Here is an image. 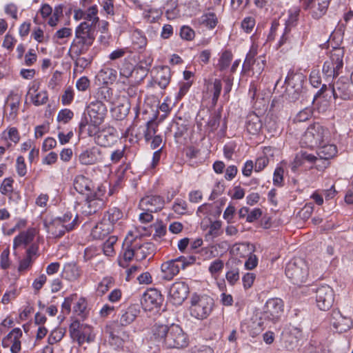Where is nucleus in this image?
Segmentation results:
<instances>
[{"instance_id": "393cba45", "label": "nucleus", "mask_w": 353, "mask_h": 353, "mask_svg": "<svg viewBox=\"0 0 353 353\" xmlns=\"http://www.w3.org/2000/svg\"><path fill=\"white\" fill-rule=\"evenodd\" d=\"M120 79L130 78L132 81H139L143 79L148 72V68H119Z\"/></svg>"}, {"instance_id": "c9c22d12", "label": "nucleus", "mask_w": 353, "mask_h": 353, "mask_svg": "<svg viewBox=\"0 0 353 353\" xmlns=\"http://www.w3.org/2000/svg\"><path fill=\"white\" fill-rule=\"evenodd\" d=\"M114 230L111 224L108 223L103 219L92 230L91 234L94 239H103Z\"/></svg>"}, {"instance_id": "de8ad7c7", "label": "nucleus", "mask_w": 353, "mask_h": 353, "mask_svg": "<svg viewBox=\"0 0 353 353\" xmlns=\"http://www.w3.org/2000/svg\"><path fill=\"white\" fill-rule=\"evenodd\" d=\"M63 5L58 4L52 8V15L48 19L47 25L50 27H56L63 17Z\"/></svg>"}, {"instance_id": "c756f323", "label": "nucleus", "mask_w": 353, "mask_h": 353, "mask_svg": "<svg viewBox=\"0 0 353 353\" xmlns=\"http://www.w3.org/2000/svg\"><path fill=\"white\" fill-rule=\"evenodd\" d=\"M106 330L109 333L110 344L117 348L121 347L123 345L124 339L120 334L122 332L125 334V332H122V329L119 327L118 324L115 322L112 323L107 326Z\"/></svg>"}, {"instance_id": "4be33fe9", "label": "nucleus", "mask_w": 353, "mask_h": 353, "mask_svg": "<svg viewBox=\"0 0 353 353\" xmlns=\"http://www.w3.org/2000/svg\"><path fill=\"white\" fill-rule=\"evenodd\" d=\"M189 286L185 281H176L172 284L169 295L174 305H181L187 298Z\"/></svg>"}, {"instance_id": "39448f33", "label": "nucleus", "mask_w": 353, "mask_h": 353, "mask_svg": "<svg viewBox=\"0 0 353 353\" xmlns=\"http://www.w3.org/2000/svg\"><path fill=\"white\" fill-rule=\"evenodd\" d=\"M285 272L290 281L297 285L305 283L309 276L308 265L305 260L301 259L288 262Z\"/></svg>"}, {"instance_id": "b1692460", "label": "nucleus", "mask_w": 353, "mask_h": 353, "mask_svg": "<svg viewBox=\"0 0 353 353\" xmlns=\"http://www.w3.org/2000/svg\"><path fill=\"white\" fill-rule=\"evenodd\" d=\"M86 116L103 123L107 112L106 106L99 100L92 101L86 108Z\"/></svg>"}, {"instance_id": "412c9836", "label": "nucleus", "mask_w": 353, "mask_h": 353, "mask_svg": "<svg viewBox=\"0 0 353 353\" xmlns=\"http://www.w3.org/2000/svg\"><path fill=\"white\" fill-rule=\"evenodd\" d=\"M164 205V198L157 194L146 195L141 199L139 203V208L142 211H149L154 213L161 211Z\"/></svg>"}, {"instance_id": "6e6d98bb", "label": "nucleus", "mask_w": 353, "mask_h": 353, "mask_svg": "<svg viewBox=\"0 0 353 353\" xmlns=\"http://www.w3.org/2000/svg\"><path fill=\"white\" fill-rule=\"evenodd\" d=\"M223 268V261L217 259L211 262L208 267V271L213 278L216 279L222 272Z\"/></svg>"}, {"instance_id": "4c0bfd02", "label": "nucleus", "mask_w": 353, "mask_h": 353, "mask_svg": "<svg viewBox=\"0 0 353 353\" xmlns=\"http://www.w3.org/2000/svg\"><path fill=\"white\" fill-rule=\"evenodd\" d=\"M97 77L105 85L112 83L117 79V70L114 68H102Z\"/></svg>"}, {"instance_id": "f704fd0d", "label": "nucleus", "mask_w": 353, "mask_h": 353, "mask_svg": "<svg viewBox=\"0 0 353 353\" xmlns=\"http://www.w3.org/2000/svg\"><path fill=\"white\" fill-rule=\"evenodd\" d=\"M156 75L154 77V81L158 85L165 89L170 83L171 79V71L170 68H155Z\"/></svg>"}, {"instance_id": "4468645a", "label": "nucleus", "mask_w": 353, "mask_h": 353, "mask_svg": "<svg viewBox=\"0 0 353 353\" xmlns=\"http://www.w3.org/2000/svg\"><path fill=\"white\" fill-rule=\"evenodd\" d=\"M105 156L98 146H91L83 149L78 155V161L83 165H93L104 161Z\"/></svg>"}, {"instance_id": "58836bf2", "label": "nucleus", "mask_w": 353, "mask_h": 353, "mask_svg": "<svg viewBox=\"0 0 353 353\" xmlns=\"http://www.w3.org/2000/svg\"><path fill=\"white\" fill-rule=\"evenodd\" d=\"M157 119V113L153 118L148 121L143 130V135L146 143H148L152 138L156 135L158 131V123L156 121Z\"/></svg>"}, {"instance_id": "338daca9", "label": "nucleus", "mask_w": 353, "mask_h": 353, "mask_svg": "<svg viewBox=\"0 0 353 353\" xmlns=\"http://www.w3.org/2000/svg\"><path fill=\"white\" fill-rule=\"evenodd\" d=\"M117 241V237L116 236H110L104 242L103 245V250L106 256H112L114 254V245Z\"/></svg>"}, {"instance_id": "f257e3e1", "label": "nucleus", "mask_w": 353, "mask_h": 353, "mask_svg": "<svg viewBox=\"0 0 353 353\" xmlns=\"http://www.w3.org/2000/svg\"><path fill=\"white\" fill-rule=\"evenodd\" d=\"M153 338L167 348H183L188 345V335L181 326L172 323L170 325L155 324L152 328Z\"/></svg>"}, {"instance_id": "603ef678", "label": "nucleus", "mask_w": 353, "mask_h": 353, "mask_svg": "<svg viewBox=\"0 0 353 353\" xmlns=\"http://www.w3.org/2000/svg\"><path fill=\"white\" fill-rule=\"evenodd\" d=\"M301 9L299 7H292L288 10V19L285 21V27L295 26L299 19Z\"/></svg>"}, {"instance_id": "e433bc0d", "label": "nucleus", "mask_w": 353, "mask_h": 353, "mask_svg": "<svg viewBox=\"0 0 353 353\" xmlns=\"http://www.w3.org/2000/svg\"><path fill=\"white\" fill-rule=\"evenodd\" d=\"M98 7L97 5L92 6L89 7L85 11H83L81 10H78L75 11L74 17H77L78 14H81V17L83 19L92 21V23L90 24L92 26H96L97 23L99 21V18L97 16L98 14Z\"/></svg>"}, {"instance_id": "09e8293b", "label": "nucleus", "mask_w": 353, "mask_h": 353, "mask_svg": "<svg viewBox=\"0 0 353 353\" xmlns=\"http://www.w3.org/2000/svg\"><path fill=\"white\" fill-rule=\"evenodd\" d=\"M1 138L5 141H10L17 144L20 141L21 137L17 128L9 126L2 132Z\"/></svg>"}, {"instance_id": "9b49d317", "label": "nucleus", "mask_w": 353, "mask_h": 353, "mask_svg": "<svg viewBox=\"0 0 353 353\" xmlns=\"http://www.w3.org/2000/svg\"><path fill=\"white\" fill-rule=\"evenodd\" d=\"M102 123L92 119L86 116L84 113L81 118L78 125L77 133L79 137L85 139L87 137H95L99 132L100 126Z\"/></svg>"}, {"instance_id": "6ab92c4d", "label": "nucleus", "mask_w": 353, "mask_h": 353, "mask_svg": "<svg viewBox=\"0 0 353 353\" xmlns=\"http://www.w3.org/2000/svg\"><path fill=\"white\" fill-rule=\"evenodd\" d=\"M78 225V216L77 215L70 223L63 224L60 219H54L48 224H46V226L48 232L50 233L54 238H61L66 232L73 230Z\"/></svg>"}, {"instance_id": "cd10ccee", "label": "nucleus", "mask_w": 353, "mask_h": 353, "mask_svg": "<svg viewBox=\"0 0 353 353\" xmlns=\"http://www.w3.org/2000/svg\"><path fill=\"white\" fill-rule=\"evenodd\" d=\"M132 246L134 248L136 252V260L142 261L145 259L150 254V249L152 247L151 243L143 242L141 238L136 237L132 239Z\"/></svg>"}, {"instance_id": "c03bdc74", "label": "nucleus", "mask_w": 353, "mask_h": 353, "mask_svg": "<svg viewBox=\"0 0 353 353\" xmlns=\"http://www.w3.org/2000/svg\"><path fill=\"white\" fill-rule=\"evenodd\" d=\"M86 196L87 208L88 210H85V212L88 214H95L104 205L105 202L103 199H97L90 195H87Z\"/></svg>"}, {"instance_id": "5701e85b", "label": "nucleus", "mask_w": 353, "mask_h": 353, "mask_svg": "<svg viewBox=\"0 0 353 353\" xmlns=\"http://www.w3.org/2000/svg\"><path fill=\"white\" fill-rule=\"evenodd\" d=\"M140 313L138 305L130 304L125 309H121L118 316L117 324L120 328L132 324Z\"/></svg>"}, {"instance_id": "7c9ffc66", "label": "nucleus", "mask_w": 353, "mask_h": 353, "mask_svg": "<svg viewBox=\"0 0 353 353\" xmlns=\"http://www.w3.org/2000/svg\"><path fill=\"white\" fill-rule=\"evenodd\" d=\"M205 92L207 94H212V103L215 105L217 103L222 89V83L220 79H216L212 82L210 79L204 80Z\"/></svg>"}, {"instance_id": "a211bd4d", "label": "nucleus", "mask_w": 353, "mask_h": 353, "mask_svg": "<svg viewBox=\"0 0 353 353\" xmlns=\"http://www.w3.org/2000/svg\"><path fill=\"white\" fill-rule=\"evenodd\" d=\"M163 301V296L161 292L155 288H150L143 293L141 303L145 310L152 311L160 308Z\"/></svg>"}, {"instance_id": "0e129e2a", "label": "nucleus", "mask_w": 353, "mask_h": 353, "mask_svg": "<svg viewBox=\"0 0 353 353\" xmlns=\"http://www.w3.org/2000/svg\"><path fill=\"white\" fill-rule=\"evenodd\" d=\"M32 103L36 105L39 106L46 103L48 100V92L45 90L39 92L30 96Z\"/></svg>"}, {"instance_id": "bb28decb", "label": "nucleus", "mask_w": 353, "mask_h": 353, "mask_svg": "<svg viewBox=\"0 0 353 353\" xmlns=\"http://www.w3.org/2000/svg\"><path fill=\"white\" fill-rule=\"evenodd\" d=\"M73 186L77 192L85 196L90 195L92 194V189L94 188L92 181L83 174L75 176L73 181Z\"/></svg>"}, {"instance_id": "c85d7f7f", "label": "nucleus", "mask_w": 353, "mask_h": 353, "mask_svg": "<svg viewBox=\"0 0 353 353\" xmlns=\"http://www.w3.org/2000/svg\"><path fill=\"white\" fill-rule=\"evenodd\" d=\"M245 127L248 134L257 135L262 129L263 123L259 116L254 112H251L246 117Z\"/></svg>"}, {"instance_id": "5fc2aeb1", "label": "nucleus", "mask_w": 353, "mask_h": 353, "mask_svg": "<svg viewBox=\"0 0 353 353\" xmlns=\"http://www.w3.org/2000/svg\"><path fill=\"white\" fill-rule=\"evenodd\" d=\"M258 48L259 46L257 44L254 43L252 44L250 50L246 54L242 66H253L254 64H256L257 60L255 59V57L257 54Z\"/></svg>"}, {"instance_id": "a19ab883", "label": "nucleus", "mask_w": 353, "mask_h": 353, "mask_svg": "<svg viewBox=\"0 0 353 353\" xmlns=\"http://www.w3.org/2000/svg\"><path fill=\"white\" fill-rule=\"evenodd\" d=\"M228 270L225 273V278L229 285L234 286L239 281L240 279V270L238 265H230L229 263L226 264Z\"/></svg>"}, {"instance_id": "473e14b6", "label": "nucleus", "mask_w": 353, "mask_h": 353, "mask_svg": "<svg viewBox=\"0 0 353 353\" xmlns=\"http://www.w3.org/2000/svg\"><path fill=\"white\" fill-rule=\"evenodd\" d=\"M81 273V269L77 263H68L63 267L62 276L69 281H74L79 279Z\"/></svg>"}, {"instance_id": "2f4dec72", "label": "nucleus", "mask_w": 353, "mask_h": 353, "mask_svg": "<svg viewBox=\"0 0 353 353\" xmlns=\"http://www.w3.org/2000/svg\"><path fill=\"white\" fill-rule=\"evenodd\" d=\"M317 148L316 154L322 163L335 157L338 153L337 147L334 143H323ZM327 163H325V164L326 165Z\"/></svg>"}, {"instance_id": "423d86ee", "label": "nucleus", "mask_w": 353, "mask_h": 353, "mask_svg": "<svg viewBox=\"0 0 353 353\" xmlns=\"http://www.w3.org/2000/svg\"><path fill=\"white\" fill-rule=\"evenodd\" d=\"M195 261V256L185 257L181 256L174 260L164 262L161 267L162 278L164 280L170 281L179 274L180 269H185L186 267L194 264Z\"/></svg>"}, {"instance_id": "a18cd8bd", "label": "nucleus", "mask_w": 353, "mask_h": 353, "mask_svg": "<svg viewBox=\"0 0 353 353\" xmlns=\"http://www.w3.org/2000/svg\"><path fill=\"white\" fill-rule=\"evenodd\" d=\"M115 279L111 276H104L97 285V292L100 296L104 295L114 285Z\"/></svg>"}, {"instance_id": "69168bd1", "label": "nucleus", "mask_w": 353, "mask_h": 353, "mask_svg": "<svg viewBox=\"0 0 353 353\" xmlns=\"http://www.w3.org/2000/svg\"><path fill=\"white\" fill-rule=\"evenodd\" d=\"M126 145H123L121 148H117L111 152L110 159L113 164H117L125 156Z\"/></svg>"}, {"instance_id": "7ed1b4c3", "label": "nucleus", "mask_w": 353, "mask_h": 353, "mask_svg": "<svg viewBox=\"0 0 353 353\" xmlns=\"http://www.w3.org/2000/svg\"><path fill=\"white\" fill-rule=\"evenodd\" d=\"M94 30L88 22L81 23L76 28L70 50L77 54L85 52L94 41Z\"/></svg>"}, {"instance_id": "3c124183", "label": "nucleus", "mask_w": 353, "mask_h": 353, "mask_svg": "<svg viewBox=\"0 0 353 353\" xmlns=\"http://www.w3.org/2000/svg\"><path fill=\"white\" fill-rule=\"evenodd\" d=\"M252 248L248 243H235L232 248L233 254L239 257H245L251 254Z\"/></svg>"}, {"instance_id": "ddd939ff", "label": "nucleus", "mask_w": 353, "mask_h": 353, "mask_svg": "<svg viewBox=\"0 0 353 353\" xmlns=\"http://www.w3.org/2000/svg\"><path fill=\"white\" fill-rule=\"evenodd\" d=\"M331 92L334 99L353 100V85L347 77H340L332 85Z\"/></svg>"}, {"instance_id": "6e6552de", "label": "nucleus", "mask_w": 353, "mask_h": 353, "mask_svg": "<svg viewBox=\"0 0 353 353\" xmlns=\"http://www.w3.org/2000/svg\"><path fill=\"white\" fill-rule=\"evenodd\" d=\"M283 311L284 302L281 299H268L263 306L261 319L275 323L279 321Z\"/></svg>"}, {"instance_id": "f03ea898", "label": "nucleus", "mask_w": 353, "mask_h": 353, "mask_svg": "<svg viewBox=\"0 0 353 353\" xmlns=\"http://www.w3.org/2000/svg\"><path fill=\"white\" fill-rule=\"evenodd\" d=\"M329 129L320 123L310 124L303 134L300 143L302 148L314 149L324 143L330 137Z\"/></svg>"}, {"instance_id": "f3484780", "label": "nucleus", "mask_w": 353, "mask_h": 353, "mask_svg": "<svg viewBox=\"0 0 353 353\" xmlns=\"http://www.w3.org/2000/svg\"><path fill=\"white\" fill-rule=\"evenodd\" d=\"M334 301V292L327 285H321L316 291V302L317 307L323 311L330 310Z\"/></svg>"}, {"instance_id": "e2e57ef3", "label": "nucleus", "mask_w": 353, "mask_h": 353, "mask_svg": "<svg viewBox=\"0 0 353 353\" xmlns=\"http://www.w3.org/2000/svg\"><path fill=\"white\" fill-rule=\"evenodd\" d=\"M219 66H230L232 59L233 54L230 49L223 50L219 53Z\"/></svg>"}, {"instance_id": "052dcab7", "label": "nucleus", "mask_w": 353, "mask_h": 353, "mask_svg": "<svg viewBox=\"0 0 353 353\" xmlns=\"http://www.w3.org/2000/svg\"><path fill=\"white\" fill-rule=\"evenodd\" d=\"M222 226L221 221H214L210 223L208 231L205 234L206 238L214 239L220 235V230Z\"/></svg>"}, {"instance_id": "37998d69", "label": "nucleus", "mask_w": 353, "mask_h": 353, "mask_svg": "<svg viewBox=\"0 0 353 353\" xmlns=\"http://www.w3.org/2000/svg\"><path fill=\"white\" fill-rule=\"evenodd\" d=\"M112 89L105 84L99 88L93 94L95 100H99L102 102H110L112 99Z\"/></svg>"}, {"instance_id": "13d9d810", "label": "nucleus", "mask_w": 353, "mask_h": 353, "mask_svg": "<svg viewBox=\"0 0 353 353\" xmlns=\"http://www.w3.org/2000/svg\"><path fill=\"white\" fill-rule=\"evenodd\" d=\"M31 38L39 43H46L49 40V37L45 34L43 30L39 26L34 27L32 29Z\"/></svg>"}, {"instance_id": "774afa93", "label": "nucleus", "mask_w": 353, "mask_h": 353, "mask_svg": "<svg viewBox=\"0 0 353 353\" xmlns=\"http://www.w3.org/2000/svg\"><path fill=\"white\" fill-rule=\"evenodd\" d=\"M74 117V112L68 108L61 109L58 112L57 120L64 124L69 123Z\"/></svg>"}, {"instance_id": "72a5a7b5", "label": "nucleus", "mask_w": 353, "mask_h": 353, "mask_svg": "<svg viewBox=\"0 0 353 353\" xmlns=\"http://www.w3.org/2000/svg\"><path fill=\"white\" fill-rule=\"evenodd\" d=\"M116 141V136L113 132L103 130L94 137V142L99 146L108 148L112 146Z\"/></svg>"}, {"instance_id": "aec40b11", "label": "nucleus", "mask_w": 353, "mask_h": 353, "mask_svg": "<svg viewBox=\"0 0 353 353\" xmlns=\"http://www.w3.org/2000/svg\"><path fill=\"white\" fill-rule=\"evenodd\" d=\"M331 0H303V8L309 10L312 17L319 19L324 16L328 9Z\"/></svg>"}, {"instance_id": "a878e982", "label": "nucleus", "mask_w": 353, "mask_h": 353, "mask_svg": "<svg viewBox=\"0 0 353 353\" xmlns=\"http://www.w3.org/2000/svg\"><path fill=\"white\" fill-rule=\"evenodd\" d=\"M37 230L34 228H28L26 230L21 232L13 239L12 248L16 250L21 246L26 247L34 239Z\"/></svg>"}, {"instance_id": "864d4df0", "label": "nucleus", "mask_w": 353, "mask_h": 353, "mask_svg": "<svg viewBox=\"0 0 353 353\" xmlns=\"http://www.w3.org/2000/svg\"><path fill=\"white\" fill-rule=\"evenodd\" d=\"M65 331L62 327H56L51 331L48 338V343L52 345L60 342L63 338Z\"/></svg>"}, {"instance_id": "f8f14e48", "label": "nucleus", "mask_w": 353, "mask_h": 353, "mask_svg": "<svg viewBox=\"0 0 353 353\" xmlns=\"http://www.w3.org/2000/svg\"><path fill=\"white\" fill-rule=\"evenodd\" d=\"M23 332L20 327H14L1 339L3 348H8L11 353H19L21 351Z\"/></svg>"}, {"instance_id": "2eb2a0df", "label": "nucleus", "mask_w": 353, "mask_h": 353, "mask_svg": "<svg viewBox=\"0 0 353 353\" xmlns=\"http://www.w3.org/2000/svg\"><path fill=\"white\" fill-rule=\"evenodd\" d=\"M21 96L11 91L6 98L4 105L3 117L8 122L15 121L19 114Z\"/></svg>"}, {"instance_id": "79ce46f5", "label": "nucleus", "mask_w": 353, "mask_h": 353, "mask_svg": "<svg viewBox=\"0 0 353 353\" xmlns=\"http://www.w3.org/2000/svg\"><path fill=\"white\" fill-rule=\"evenodd\" d=\"M88 301L87 299L81 296L77 297V299L75 301V303L73 306V312L80 316L82 319H85L88 314Z\"/></svg>"}, {"instance_id": "49530a36", "label": "nucleus", "mask_w": 353, "mask_h": 353, "mask_svg": "<svg viewBox=\"0 0 353 353\" xmlns=\"http://www.w3.org/2000/svg\"><path fill=\"white\" fill-rule=\"evenodd\" d=\"M199 23L204 26L209 30L214 29L217 23L218 19L214 12H208L202 14L199 19Z\"/></svg>"}, {"instance_id": "4d7b16f0", "label": "nucleus", "mask_w": 353, "mask_h": 353, "mask_svg": "<svg viewBox=\"0 0 353 353\" xmlns=\"http://www.w3.org/2000/svg\"><path fill=\"white\" fill-rule=\"evenodd\" d=\"M20 291L14 285L10 286L8 290L6 291L1 299V303L4 305H7L12 301L14 300L19 295Z\"/></svg>"}, {"instance_id": "680f3d73", "label": "nucleus", "mask_w": 353, "mask_h": 353, "mask_svg": "<svg viewBox=\"0 0 353 353\" xmlns=\"http://www.w3.org/2000/svg\"><path fill=\"white\" fill-rule=\"evenodd\" d=\"M124 245L126 246L123 252V259L125 261H130L133 258L136 259V252L134 248L132 246V239L127 236L124 241Z\"/></svg>"}, {"instance_id": "20e7f679", "label": "nucleus", "mask_w": 353, "mask_h": 353, "mask_svg": "<svg viewBox=\"0 0 353 353\" xmlns=\"http://www.w3.org/2000/svg\"><path fill=\"white\" fill-rule=\"evenodd\" d=\"M214 304V300L210 296L194 293L190 297V314L198 320L206 319L210 315Z\"/></svg>"}, {"instance_id": "dca6fc26", "label": "nucleus", "mask_w": 353, "mask_h": 353, "mask_svg": "<svg viewBox=\"0 0 353 353\" xmlns=\"http://www.w3.org/2000/svg\"><path fill=\"white\" fill-rule=\"evenodd\" d=\"M337 42L335 46H333V41L335 39V36H332L330 39L327 41L328 47H331L332 50L329 53L330 61H326L323 66H343V57H344V49L340 47L342 43V38L338 37Z\"/></svg>"}, {"instance_id": "9d476101", "label": "nucleus", "mask_w": 353, "mask_h": 353, "mask_svg": "<svg viewBox=\"0 0 353 353\" xmlns=\"http://www.w3.org/2000/svg\"><path fill=\"white\" fill-rule=\"evenodd\" d=\"M305 76L302 72L295 68L290 69L285 82L288 85H292L294 88L293 92L288 90V99L290 101H296L299 99L301 94L302 83L304 81Z\"/></svg>"}, {"instance_id": "0eeeda50", "label": "nucleus", "mask_w": 353, "mask_h": 353, "mask_svg": "<svg viewBox=\"0 0 353 353\" xmlns=\"http://www.w3.org/2000/svg\"><path fill=\"white\" fill-rule=\"evenodd\" d=\"M321 162L319 157L314 154L309 153L306 151L301 150L299 152L292 162V170H296L299 168H303L305 170H311L315 168L318 170H323L327 167L329 163L326 165L323 162V165L320 164Z\"/></svg>"}, {"instance_id": "ea45409f", "label": "nucleus", "mask_w": 353, "mask_h": 353, "mask_svg": "<svg viewBox=\"0 0 353 353\" xmlns=\"http://www.w3.org/2000/svg\"><path fill=\"white\" fill-rule=\"evenodd\" d=\"M123 216V212L118 208L113 207L109 208L103 216V219L108 223L112 225L113 229L115 224L122 219Z\"/></svg>"}, {"instance_id": "8fccbe9b", "label": "nucleus", "mask_w": 353, "mask_h": 353, "mask_svg": "<svg viewBox=\"0 0 353 353\" xmlns=\"http://www.w3.org/2000/svg\"><path fill=\"white\" fill-rule=\"evenodd\" d=\"M132 44L136 50L145 48L147 45V38L144 33L140 30H135L132 36Z\"/></svg>"}, {"instance_id": "1a4fd4ad", "label": "nucleus", "mask_w": 353, "mask_h": 353, "mask_svg": "<svg viewBox=\"0 0 353 353\" xmlns=\"http://www.w3.org/2000/svg\"><path fill=\"white\" fill-rule=\"evenodd\" d=\"M70 336L76 340L79 345L85 342L92 341L94 339L92 327L87 324L81 323L76 320L71 323L69 326Z\"/></svg>"}, {"instance_id": "bf43d9fd", "label": "nucleus", "mask_w": 353, "mask_h": 353, "mask_svg": "<svg viewBox=\"0 0 353 353\" xmlns=\"http://www.w3.org/2000/svg\"><path fill=\"white\" fill-rule=\"evenodd\" d=\"M221 118V110L214 111L210 114L209 120L207 123V126L210 129L212 132L215 131L219 126Z\"/></svg>"}]
</instances>
